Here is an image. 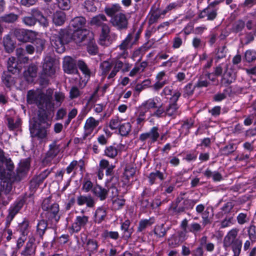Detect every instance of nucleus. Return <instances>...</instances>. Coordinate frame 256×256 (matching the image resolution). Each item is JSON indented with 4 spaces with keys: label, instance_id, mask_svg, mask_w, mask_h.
Instances as JSON below:
<instances>
[{
    "label": "nucleus",
    "instance_id": "f257e3e1",
    "mask_svg": "<svg viewBox=\"0 0 256 256\" xmlns=\"http://www.w3.org/2000/svg\"><path fill=\"white\" fill-rule=\"evenodd\" d=\"M52 90H47L46 94L32 90L28 92V102L30 104H35L40 109L42 110V112H39L38 118H34V123L30 127L32 137L36 138L40 142L47 138L50 126L45 110H50L54 106L52 101Z\"/></svg>",
    "mask_w": 256,
    "mask_h": 256
},
{
    "label": "nucleus",
    "instance_id": "f03ea898",
    "mask_svg": "<svg viewBox=\"0 0 256 256\" xmlns=\"http://www.w3.org/2000/svg\"><path fill=\"white\" fill-rule=\"evenodd\" d=\"M131 65L128 62H123L120 60H113L111 62L105 60L100 64L102 74L106 76L108 74L107 78L110 82L114 80V77L120 70L123 72H128Z\"/></svg>",
    "mask_w": 256,
    "mask_h": 256
},
{
    "label": "nucleus",
    "instance_id": "7ed1b4c3",
    "mask_svg": "<svg viewBox=\"0 0 256 256\" xmlns=\"http://www.w3.org/2000/svg\"><path fill=\"white\" fill-rule=\"evenodd\" d=\"M30 168V162L28 160H22L16 169V173L13 172V170L6 171V177L2 183V189L6 192H10L12 188V184L16 181H20L28 172Z\"/></svg>",
    "mask_w": 256,
    "mask_h": 256
},
{
    "label": "nucleus",
    "instance_id": "20e7f679",
    "mask_svg": "<svg viewBox=\"0 0 256 256\" xmlns=\"http://www.w3.org/2000/svg\"><path fill=\"white\" fill-rule=\"evenodd\" d=\"M43 214L52 223H56L59 220L60 214L59 206L56 203H52L50 198L44 199L42 206Z\"/></svg>",
    "mask_w": 256,
    "mask_h": 256
},
{
    "label": "nucleus",
    "instance_id": "39448f33",
    "mask_svg": "<svg viewBox=\"0 0 256 256\" xmlns=\"http://www.w3.org/2000/svg\"><path fill=\"white\" fill-rule=\"evenodd\" d=\"M70 38L67 30H62L52 34L50 40L52 46L55 48L56 51L62 53L65 49L64 45L70 42Z\"/></svg>",
    "mask_w": 256,
    "mask_h": 256
},
{
    "label": "nucleus",
    "instance_id": "423d86ee",
    "mask_svg": "<svg viewBox=\"0 0 256 256\" xmlns=\"http://www.w3.org/2000/svg\"><path fill=\"white\" fill-rule=\"evenodd\" d=\"M20 66L16 62L14 57H10L8 62V72H4L2 76V81L4 84L10 88L14 84V78L9 74L10 72L12 74L18 73L20 71Z\"/></svg>",
    "mask_w": 256,
    "mask_h": 256
},
{
    "label": "nucleus",
    "instance_id": "0eeeda50",
    "mask_svg": "<svg viewBox=\"0 0 256 256\" xmlns=\"http://www.w3.org/2000/svg\"><path fill=\"white\" fill-rule=\"evenodd\" d=\"M181 96V92L180 90H176L172 96L170 98V102L165 108L166 115L168 116L176 118L180 114L179 106L177 104V101Z\"/></svg>",
    "mask_w": 256,
    "mask_h": 256
},
{
    "label": "nucleus",
    "instance_id": "6e6552de",
    "mask_svg": "<svg viewBox=\"0 0 256 256\" xmlns=\"http://www.w3.org/2000/svg\"><path fill=\"white\" fill-rule=\"evenodd\" d=\"M99 124V120H96L92 116L87 118L84 126V131L82 138V140L90 139L94 136L92 134L94 130L98 126Z\"/></svg>",
    "mask_w": 256,
    "mask_h": 256
},
{
    "label": "nucleus",
    "instance_id": "1a4fd4ad",
    "mask_svg": "<svg viewBox=\"0 0 256 256\" xmlns=\"http://www.w3.org/2000/svg\"><path fill=\"white\" fill-rule=\"evenodd\" d=\"M56 70L54 58L50 56H46L44 59L42 76L44 78L52 77L54 74Z\"/></svg>",
    "mask_w": 256,
    "mask_h": 256
},
{
    "label": "nucleus",
    "instance_id": "9d476101",
    "mask_svg": "<svg viewBox=\"0 0 256 256\" xmlns=\"http://www.w3.org/2000/svg\"><path fill=\"white\" fill-rule=\"evenodd\" d=\"M222 64L224 71L221 75L220 83L222 85L227 86L234 82L236 76L234 70L228 68V64Z\"/></svg>",
    "mask_w": 256,
    "mask_h": 256
},
{
    "label": "nucleus",
    "instance_id": "9b49d317",
    "mask_svg": "<svg viewBox=\"0 0 256 256\" xmlns=\"http://www.w3.org/2000/svg\"><path fill=\"white\" fill-rule=\"evenodd\" d=\"M72 32H73L72 38L76 44H80L85 40L89 42L93 37L92 33L86 29Z\"/></svg>",
    "mask_w": 256,
    "mask_h": 256
},
{
    "label": "nucleus",
    "instance_id": "f8f14e48",
    "mask_svg": "<svg viewBox=\"0 0 256 256\" xmlns=\"http://www.w3.org/2000/svg\"><path fill=\"white\" fill-rule=\"evenodd\" d=\"M126 146L122 144H114L106 146L104 150V155L110 158H115L118 154L125 150Z\"/></svg>",
    "mask_w": 256,
    "mask_h": 256
},
{
    "label": "nucleus",
    "instance_id": "ddd939ff",
    "mask_svg": "<svg viewBox=\"0 0 256 256\" xmlns=\"http://www.w3.org/2000/svg\"><path fill=\"white\" fill-rule=\"evenodd\" d=\"M35 242L36 238L34 236H28V240L20 252L22 256H36V244Z\"/></svg>",
    "mask_w": 256,
    "mask_h": 256
},
{
    "label": "nucleus",
    "instance_id": "4468645a",
    "mask_svg": "<svg viewBox=\"0 0 256 256\" xmlns=\"http://www.w3.org/2000/svg\"><path fill=\"white\" fill-rule=\"evenodd\" d=\"M110 22L118 30L124 29L128 26V20L126 15L122 12L118 13L115 16H112Z\"/></svg>",
    "mask_w": 256,
    "mask_h": 256
},
{
    "label": "nucleus",
    "instance_id": "2eb2a0df",
    "mask_svg": "<svg viewBox=\"0 0 256 256\" xmlns=\"http://www.w3.org/2000/svg\"><path fill=\"white\" fill-rule=\"evenodd\" d=\"M89 216L82 214L76 217L74 222L72 225V230L73 232H78L82 228H84L88 224Z\"/></svg>",
    "mask_w": 256,
    "mask_h": 256
},
{
    "label": "nucleus",
    "instance_id": "dca6fc26",
    "mask_svg": "<svg viewBox=\"0 0 256 256\" xmlns=\"http://www.w3.org/2000/svg\"><path fill=\"white\" fill-rule=\"evenodd\" d=\"M160 137L158 128L157 126H154L149 130V132L142 133L140 135L139 139L142 142L146 141L150 139V143L156 142Z\"/></svg>",
    "mask_w": 256,
    "mask_h": 256
},
{
    "label": "nucleus",
    "instance_id": "f3484780",
    "mask_svg": "<svg viewBox=\"0 0 256 256\" xmlns=\"http://www.w3.org/2000/svg\"><path fill=\"white\" fill-rule=\"evenodd\" d=\"M160 98L156 96L144 101L139 108L147 113L151 109H155L157 108L158 105L160 103Z\"/></svg>",
    "mask_w": 256,
    "mask_h": 256
},
{
    "label": "nucleus",
    "instance_id": "a211bd4d",
    "mask_svg": "<svg viewBox=\"0 0 256 256\" xmlns=\"http://www.w3.org/2000/svg\"><path fill=\"white\" fill-rule=\"evenodd\" d=\"M196 202V200L182 199V202L179 201L174 208V210L178 213L183 212L186 210L192 209Z\"/></svg>",
    "mask_w": 256,
    "mask_h": 256
},
{
    "label": "nucleus",
    "instance_id": "6ab92c4d",
    "mask_svg": "<svg viewBox=\"0 0 256 256\" xmlns=\"http://www.w3.org/2000/svg\"><path fill=\"white\" fill-rule=\"evenodd\" d=\"M223 71L222 64H220L214 68V72H207L206 74V76L210 81L212 82L213 84L217 86L219 84L218 76L222 74Z\"/></svg>",
    "mask_w": 256,
    "mask_h": 256
},
{
    "label": "nucleus",
    "instance_id": "aec40b11",
    "mask_svg": "<svg viewBox=\"0 0 256 256\" xmlns=\"http://www.w3.org/2000/svg\"><path fill=\"white\" fill-rule=\"evenodd\" d=\"M63 68L64 72L68 74H75L78 72L75 60L70 56L64 57Z\"/></svg>",
    "mask_w": 256,
    "mask_h": 256
},
{
    "label": "nucleus",
    "instance_id": "412c9836",
    "mask_svg": "<svg viewBox=\"0 0 256 256\" xmlns=\"http://www.w3.org/2000/svg\"><path fill=\"white\" fill-rule=\"evenodd\" d=\"M14 34L17 39L22 42H28L32 40L31 31L22 28H16L14 30Z\"/></svg>",
    "mask_w": 256,
    "mask_h": 256
},
{
    "label": "nucleus",
    "instance_id": "4be33fe9",
    "mask_svg": "<svg viewBox=\"0 0 256 256\" xmlns=\"http://www.w3.org/2000/svg\"><path fill=\"white\" fill-rule=\"evenodd\" d=\"M110 28L108 24L101 26V32L99 38L100 44L102 46H108L111 43L110 40Z\"/></svg>",
    "mask_w": 256,
    "mask_h": 256
},
{
    "label": "nucleus",
    "instance_id": "5701e85b",
    "mask_svg": "<svg viewBox=\"0 0 256 256\" xmlns=\"http://www.w3.org/2000/svg\"><path fill=\"white\" fill-rule=\"evenodd\" d=\"M60 152V145L54 140L49 145V149L46 154L45 160L46 162H50L53 160Z\"/></svg>",
    "mask_w": 256,
    "mask_h": 256
},
{
    "label": "nucleus",
    "instance_id": "b1692460",
    "mask_svg": "<svg viewBox=\"0 0 256 256\" xmlns=\"http://www.w3.org/2000/svg\"><path fill=\"white\" fill-rule=\"evenodd\" d=\"M239 229L238 228H233L230 230L224 238V246L226 247L230 246L236 240H240L236 238Z\"/></svg>",
    "mask_w": 256,
    "mask_h": 256
},
{
    "label": "nucleus",
    "instance_id": "393cba45",
    "mask_svg": "<svg viewBox=\"0 0 256 256\" xmlns=\"http://www.w3.org/2000/svg\"><path fill=\"white\" fill-rule=\"evenodd\" d=\"M76 203L78 206H82L86 204L88 208H93L95 205L94 198L90 195H80L76 198Z\"/></svg>",
    "mask_w": 256,
    "mask_h": 256
},
{
    "label": "nucleus",
    "instance_id": "a878e982",
    "mask_svg": "<svg viewBox=\"0 0 256 256\" xmlns=\"http://www.w3.org/2000/svg\"><path fill=\"white\" fill-rule=\"evenodd\" d=\"M218 8H212L207 6L200 12L198 17L200 18L206 17L208 20H214L218 15Z\"/></svg>",
    "mask_w": 256,
    "mask_h": 256
},
{
    "label": "nucleus",
    "instance_id": "bb28decb",
    "mask_svg": "<svg viewBox=\"0 0 256 256\" xmlns=\"http://www.w3.org/2000/svg\"><path fill=\"white\" fill-rule=\"evenodd\" d=\"M86 20L82 16H76L72 19L70 24V30H84Z\"/></svg>",
    "mask_w": 256,
    "mask_h": 256
},
{
    "label": "nucleus",
    "instance_id": "cd10ccee",
    "mask_svg": "<svg viewBox=\"0 0 256 256\" xmlns=\"http://www.w3.org/2000/svg\"><path fill=\"white\" fill-rule=\"evenodd\" d=\"M150 184H158L164 180V174L159 170H156L150 172L148 176Z\"/></svg>",
    "mask_w": 256,
    "mask_h": 256
},
{
    "label": "nucleus",
    "instance_id": "c85d7f7f",
    "mask_svg": "<svg viewBox=\"0 0 256 256\" xmlns=\"http://www.w3.org/2000/svg\"><path fill=\"white\" fill-rule=\"evenodd\" d=\"M98 247V242L94 239H88L84 246V250L88 252L89 256L96 252Z\"/></svg>",
    "mask_w": 256,
    "mask_h": 256
},
{
    "label": "nucleus",
    "instance_id": "c756f323",
    "mask_svg": "<svg viewBox=\"0 0 256 256\" xmlns=\"http://www.w3.org/2000/svg\"><path fill=\"white\" fill-rule=\"evenodd\" d=\"M22 206L23 202L22 200L16 202L13 205L11 206L8 210L9 213L7 216V220L10 221L12 220L15 216L19 212Z\"/></svg>",
    "mask_w": 256,
    "mask_h": 256
},
{
    "label": "nucleus",
    "instance_id": "7c9ffc66",
    "mask_svg": "<svg viewBox=\"0 0 256 256\" xmlns=\"http://www.w3.org/2000/svg\"><path fill=\"white\" fill-rule=\"evenodd\" d=\"M92 192L95 196L100 198V200H104L106 199L108 195L107 190L98 184H96L94 186Z\"/></svg>",
    "mask_w": 256,
    "mask_h": 256
},
{
    "label": "nucleus",
    "instance_id": "2f4dec72",
    "mask_svg": "<svg viewBox=\"0 0 256 256\" xmlns=\"http://www.w3.org/2000/svg\"><path fill=\"white\" fill-rule=\"evenodd\" d=\"M108 20L104 14H98L92 18L90 24L92 26L101 27L102 25L108 24Z\"/></svg>",
    "mask_w": 256,
    "mask_h": 256
},
{
    "label": "nucleus",
    "instance_id": "473e14b6",
    "mask_svg": "<svg viewBox=\"0 0 256 256\" xmlns=\"http://www.w3.org/2000/svg\"><path fill=\"white\" fill-rule=\"evenodd\" d=\"M106 209L104 207H98L96 210L94 215V222L96 223L100 224L104 221L106 216Z\"/></svg>",
    "mask_w": 256,
    "mask_h": 256
},
{
    "label": "nucleus",
    "instance_id": "72a5a7b5",
    "mask_svg": "<svg viewBox=\"0 0 256 256\" xmlns=\"http://www.w3.org/2000/svg\"><path fill=\"white\" fill-rule=\"evenodd\" d=\"M120 224V229L123 232L124 236L126 238H130L133 232V228H130V221L127 219Z\"/></svg>",
    "mask_w": 256,
    "mask_h": 256
},
{
    "label": "nucleus",
    "instance_id": "f704fd0d",
    "mask_svg": "<svg viewBox=\"0 0 256 256\" xmlns=\"http://www.w3.org/2000/svg\"><path fill=\"white\" fill-rule=\"evenodd\" d=\"M99 167L106 170V176H111L114 174V169L115 168V166L110 164L108 160L102 159L100 162Z\"/></svg>",
    "mask_w": 256,
    "mask_h": 256
},
{
    "label": "nucleus",
    "instance_id": "c9c22d12",
    "mask_svg": "<svg viewBox=\"0 0 256 256\" xmlns=\"http://www.w3.org/2000/svg\"><path fill=\"white\" fill-rule=\"evenodd\" d=\"M49 230L48 227V223L44 220H38L36 226V234L40 236V238H42L46 230Z\"/></svg>",
    "mask_w": 256,
    "mask_h": 256
},
{
    "label": "nucleus",
    "instance_id": "e433bc0d",
    "mask_svg": "<svg viewBox=\"0 0 256 256\" xmlns=\"http://www.w3.org/2000/svg\"><path fill=\"white\" fill-rule=\"evenodd\" d=\"M0 162L5 164L6 171L14 169V164L11 159L4 154V151L0 148Z\"/></svg>",
    "mask_w": 256,
    "mask_h": 256
},
{
    "label": "nucleus",
    "instance_id": "4c0bfd02",
    "mask_svg": "<svg viewBox=\"0 0 256 256\" xmlns=\"http://www.w3.org/2000/svg\"><path fill=\"white\" fill-rule=\"evenodd\" d=\"M66 19V14L62 11H56L52 16V22L55 25L58 26H62L65 22Z\"/></svg>",
    "mask_w": 256,
    "mask_h": 256
},
{
    "label": "nucleus",
    "instance_id": "58836bf2",
    "mask_svg": "<svg viewBox=\"0 0 256 256\" xmlns=\"http://www.w3.org/2000/svg\"><path fill=\"white\" fill-rule=\"evenodd\" d=\"M154 222V218L152 217L148 219L140 220L137 228L138 232H143L148 227L151 226Z\"/></svg>",
    "mask_w": 256,
    "mask_h": 256
},
{
    "label": "nucleus",
    "instance_id": "ea45409f",
    "mask_svg": "<svg viewBox=\"0 0 256 256\" xmlns=\"http://www.w3.org/2000/svg\"><path fill=\"white\" fill-rule=\"evenodd\" d=\"M133 34H129L118 46V48L128 50V49L132 48V46L134 44V41L133 40Z\"/></svg>",
    "mask_w": 256,
    "mask_h": 256
},
{
    "label": "nucleus",
    "instance_id": "a19ab883",
    "mask_svg": "<svg viewBox=\"0 0 256 256\" xmlns=\"http://www.w3.org/2000/svg\"><path fill=\"white\" fill-rule=\"evenodd\" d=\"M37 67L35 65H30L28 66V70L24 72V76L26 80L30 82L32 81V78L36 76Z\"/></svg>",
    "mask_w": 256,
    "mask_h": 256
},
{
    "label": "nucleus",
    "instance_id": "79ce46f5",
    "mask_svg": "<svg viewBox=\"0 0 256 256\" xmlns=\"http://www.w3.org/2000/svg\"><path fill=\"white\" fill-rule=\"evenodd\" d=\"M78 168L80 169V171H82L83 169L82 165L80 164L77 160H72L67 166L66 170L68 174H70L73 172V174L75 175Z\"/></svg>",
    "mask_w": 256,
    "mask_h": 256
},
{
    "label": "nucleus",
    "instance_id": "37998d69",
    "mask_svg": "<svg viewBox=\"0 0 256 256\" xmlns=\"http://www.w3.org/2000/svg\"><path fill=\"white\" fill-rule=\"evenodd\" d=\"M32 16H33L36 20H40L44 26H48V22L46 18L43 16L42 12L37 8H33L32 10Z\"/></svg>",
    "mask_w": 256,
    "mask_h": 256
},
{
    "label": "nucleus",
    "instance_id": "c03bdc74",
    "mask_svg": "<svg viewBox=\"0 0 256 256\" xmlns=\"http://www.w3.org/2000/svg\"><path fill=\"white\" fill-rule=\"evenodd\" d=\"M188 70L186 68H183L176 74L175 78L176 82L184 84L188 80Z\"/></svg>",
    "mask_w": 256,
    "mask_h": 256
},
{
    "label": "nucleus",
    "instance_id": "a18cd8bd",
    "mask_svg": "<svg viewBox=\"0 0 256 256\" xmlns=\"http://www.w3.org/2000/svg\"><path fill=\"white\" fill-rule=\"evenodd\" d=\"M120 6L118 4H114L111 6H107L104 8V12L111 18L115 16L118 13H120Z\"/></svg>",
    "mask_w": 256,
    "mask_h": 256
},
{
    "label": "nucleus",
    "instance_id": "49530a36",
    "mask_svg": "<svg viewBox=\"0 0 256 256\" xmlns=\"http://www.w3.org/2000/svg\"><path fill=\"white\" fill-rule=\"evenodd\" d=\"M186 36L181 34H176L172 41V48L174 49L179 48L185 42Z\"/></svg>",
    "mask_w": 256,
    "mask_h": 256
},
{
    "label": "nucleus",
    "instance_id": "de8ad7c7",
    "mask_svg": "<svg viewBox=\"0 0 256 256\" xmlns=\"http://www.w3.org/2000/svg\"><path fill=\"white\" fill-rule=\"evenodd\" d=\"M18 16L13 12L6 14L0 16V20L2 22L10 24L14 23L18 19Z\"/></svg>",
    "mask_w": 256,
    "mask_h": 256
},
{
    "label": "nucleus",
    "instance_id": "09e8293b",
    "mask_svg": "<svg viewBox=\"0 0 256 256\" xmlns=\"http://www.w3.org/2000/svg\"><path fill=\"white\" fill-rule=\"evenodd\" d=\"M3 42L5 50L8 52L10 53L14 50L15 48L14 44L9 35L4 38Z\"/></svg>",
    "mask_w": 256,
    "mask_h": 256
},
{
    "label": "nucleus",
    "instance_id": "8fccbe9b",
    "mask_svg": "<svg viewBox=\"0 0 256 256\" xmlns=\"http://www.w3.org/2000/svg\"><path fill=\"white\" fill-rule=\"evenodd\" d=\"M194 124V120L191 118L184 121L181 126V129L180 130V134H188L189 133L190 129L192 127Z\"/></svg>",
    "mask_w": 256,
    "mask_h": 256
},
{
    "label": "nucleus",
    "instance_id": "3c124183",
    "mask_svg": "<svg viewBox=\"0 0 256 256\" xmlns=\"http://www.w3.org/2000/svg\"><path fill=\"white\" fill-rule=\"evenodd\" d=\"M156 108V110H154L153 112L150 113V116H154L160 118L166 116V108L163 107L162 104L160 103V104L158 105V107Z\"/></svg>",
    "mask_w": 256,
    "mask_h": 256
},
{
    "label": "nucleus",
    "instance_id": "603ef678",
    "mask_svg": "<svg viewBox=\"0 0 256 256\" xmlns=\"http://www.w3.org/2000/svg\"><path fill=\"white\" fill-rule=\"evenodd\" d=\"M204 227L202 224L200 225L198 223L192 222L188 225V231L196 235V234L202 230Z\"/></svg>",
    "mask_w": 256,
    "mask_h": 256
},
{
    "label": "nucleus",
    "instance_id": "864d4df0",
    "mask_svg": "<svg viewBox=\"0 0 256 256\" xmlns=\"http://www.w3.org/2000/svg\"><path fill=\"white\" fill-rule=\"evenodd\" d=\"M94 186L93 183L89 178H84L82 182V190L85 192H88L90 191L92 192Z\"/></svg>",
    "mask_w": 256,
    "mask_h": 256
},
{
    "label": "nucleus",
    "instance_id": "5fc2aeb1",
    "mask_svg": "<svg viewBox=\"0 0 256 256\" xmlns=\"http://www.w3.org/2000/svg\"><path fill=\"white\" fill-rule=\"evenodd\" d=\"M29 222L27 220H24L18 226V231L21 235L26 236L28 232Z\"/></svg>",
    "mask_w": 256,
    "mask_h": 256
},
{
    "label": "nucleus",
    "instance_id": "6e6d98bb",
    "mask_svg": "<svg viewBox=\"0 0 256 256\" xmlns=\"http://www.w3.org/2000/svg\"><path fill=\"white\" fill-rule=\"evenodd\" d=\"M131 124L130 122L120 124L118 128L119 132L122 136H126L131 130Z\"/></svg>",
    "mask_w": 256,
    "mask_h": 256
},
{
    "label": "nucleus",
    "instance_id": "4d7b16f0",
    "mask_svg": "<svg viewBox=\"0 0 256 256\" xmlns=\"http://www.w3.org/2000/svg\"><path fill=\"white\" fill-rule=\"evenodd\" d=\"M230 246L234 252V256H239L242 247V240L240 239L236 240Z\"/></svg>",
    "mask_w": 256,
    "mask_h": 256
},
{
    "label": "nucleus",
    "instance_id": "13d9d810",
    "mask_svg": "<svg viewBox=\"0 0 256 256\" xmlns=\"http://www.w3.org/2000/svg\"><path fill=\"white\" fill-rule=\"evenodd\" d=\"M245 25V23L242 20H238L233 24L232 30L234 33L240 32L244 28Z\"/></svg>",
    "mask_w": 256,
    "mask_h": 256
},
{
    "label": "nucleus",
    "instance_id": "bf43d9fd",
    "mask_svg": "<svg viewBox=\"0 0 256 256\" xmlns=\"http://www.w3.org/2000/svg\"><path fill=\"white\" fill-rule=\"evenodd\" d=\"M146 114V112L139 108L138 114L136 118V122L138 125L142 126L146 121L147 120Z\"/></svg>",
    "mask_w": 256,
    "mask_h": 256
},
{
    "label": "nucleus",
    "instance_id": "052dcab7",
    "mask_svg": "<svg viewBox=\"0 0 256 256\" xmlns=\"http://www.w3.org/2000/svg\"><path fill=\"white\" fill-rule=\"evenodd\" d=\"M168 245L172 248L176 247L182 243L176 234H172L168 238Z\"/></svg>",
    "mask_w": 256,
    "mask_h": 256
},
{
    "label": "nucleus",
    "instance_id": "680f3d73",
    "mask_svg": "<svg viewBox=\"0 0 256 256\" xmlns=\"http://www.w3.org/2000/svg\"><path fill=\"white\" fill-rule=\"evenodd\" d=\"M154 234L158 238L164 237L166 234V230L164 227V224L156 226L154 229Z\"/></svg>",
    "mask_w": 256,
    "mask_h": 256
},
{
    "label": "nucleus",
    "instance_id": "e2e57ef3",
    "mask_svg": "<svg viewBox=\"0 0 256 256\" xmlns=\"http://www.w3.org/2000/svg\"><path fill=\"white\" fill-rule=\"evenodd\" d=\"M178 59V56H171L168 60L166 61L162 62L160 65V67L166 68H170L172 65L173 63H175L177 62Z\"/></svg>",
    "mask_w": 256,
    "mask_h": 256
},
{
    "label": "nucleus",
    "instance_id": "0e129e2a",
    "mask_svg": "<svg viewBox=\"0 0 256 256\" xmlns=\"http://www.w3.org/2000/svg\"><path fill=\"white\" fill-rule=\"evenodd\" d=\"M8 128L11 130L18 128L20 124V120L18 118L14 119L9 118H8Z\"/></svg>",
    "mask_w": 256,
    "mask_h": 256
},
{
    "label": "nucleus",
    "instance_id": "69168bd1",
    "mask_svg": "<svg viewBox=\"0 0 256 256\" xmlns=\"http://www.w3.org/2000/svg\"><path fill=\"white\" fill-rule=\"evenodd\" d=\"M82 94V92L77 86L72 87L70 91V99H74L80 96Z\"/></svg>",
    "mask_w": 256,
    "mask_h": 256
},
{
    "label": "nucleus",
    "instance_id": "338daca9",
    "mask_svg": "<svg viewBox=\"0 0 256 256\" xmlns=\"http://www.w3.org/2000/svg\"><path fill=\"white\" fill-rule=\"evenodd\" d=\"M244 58L248 62L254 60L256 59V51L253 50H247L245 52Z\"/></svg>",
    "mask_w": 256,
    "mask_h": 256
},
{
    "label": "nucleus",
    "instance_id": "774afa93",
    "mask_svg": "<svg viewBox=\"0 0 256 256\" xmlns=\"http://www.w3.org/2000/svg\"><path fill=\"white\" fill-rule=\"evenodd\" d=\"M248 235L252 242H254L256 240V227L252 225L248 228Z\"/></svg>",
    "mask_w": 256,
    "mask_h": 256
}]
</instances>
